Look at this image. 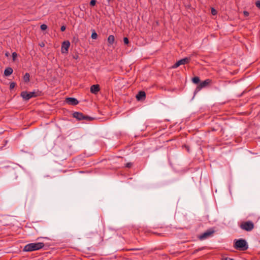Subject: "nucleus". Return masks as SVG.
I'll list each match as a JSON object with an SVG mask.
<instances>
[{
  "label": "nucleus",
  "instance_id": "27",
  "mask_svg": "<svg viewBox=\"0 0 260 260\" xmlns=\"http://www.w3.org/2000/svg\"><path fill=\"white\" fill-rule=\"evenodd\" d=\"M132 166V164L131 162H128L125 165V167L127 168H130Z\"/></svg>",
  "mask_w": 260,
  "mask_h": 260
},
{
  "label": "nucleus",
  "instance_id": "28",
  "mask_svg": "<svg viewBox=\"0 0 260 260\" xmlns=\"http://www.w3.org/2000/svg\"><path fill=\"white\" fill-rule=\"evenodd\" d=\"M66 26L63 25V26H62L61 27L60 30H61V31H64L66 30Z\"/></svg>",
  "mask_w": 260,
  "mask_h": 260
},
{
  "label": "nucleus",
  "instance_id": "32",
  "mask_svg": "<svg viewBox=\"0 0 260 260\" xmlns=\"http://www.w3.org/2000/svg\"><path fill=\"white\" fill-rule=\"evenodd\" d=\"M41 46H44V44H41Z\"/></svg>",
  "mask_w": 260,
  "mask_h": 260
},
{
  "label": "nucleus",
  "instance_id": "14",
  "mask_svg": "<svg viewBox=\"0 0 260 260\" xmlns=\"http://www.w3.org/2000/svg\"><path fill=\"white\" fill-rule=\"evenodd\" d=\"M13 73V69L11 68H7L4 71V75L6 76H9L11 75Z\"/></svg>",
  "mask_w": 260,
  "mask_h": 260
},
{
  "label": "nucleus",
  "instance_id": "17",
  "mask_svg": "<svg viewBox=\"0 0 260 260\" xmlns=\"http://www.w3.org/2000/svg\"><path fill=\"white\" fill-rule=\"evenodd\" d=\"M192 82L195 84H198L200 82V79L198 77H194L192 79Z\"/></svg>",
  "mask_w": 260,
  "mask_h": 260
},
{
  "label": "nucleus",
  "instance_id": "3",
  "mask_svg": "<svg viewBox=\"0 0 260 260\" xmlns=\"http://www.w3.org/2000/svg\"><path fill=\"white\" fill-rule=\"evenodd\" d=\"M40 95V92L39 91H33L32 92H27L23 91L21 93V96L25 101H28L32 98H35Z\"/></svg>",
  "mask_w": 260,
  "mask_h": 260
},
{
  "label": "nucleus",
  "instance_id": "30",
  "mask_svg": "<svg viewBox=\"0 0 260 260\" xmlns=\"http://www.w3.org/2000/svg\"><path fill=\"white\" fill-rule=\"evenodd\" d=\"M6 56H8V53H6Z\"/></svg>",
  "mask_w": 260,
  "mask_h": 260
},
{
  "label": "nucleus",
  "instance_id": "5",
  "mask_svg": "<svg viewBox=\"0 0 260 260\" xmlns=\"http://www.w3.org/2000/svg\"><path fill=\"white\" fill-rule=\"evenodd\" d=\"M211 81L210 79H206L205 81L201 82L195 89L194 94L200 91L201 89L207 87L211 83Z\"/></svg>",
  "mask_w": 260,
  "mask_h": 260
},
{
  "label": "nucleus",
  "instance_id": "20",
  "mask_svg": "<svg viewBox=\"0 0 260 260\" xmlns=\"http://www.w3.org/2000/svg\"><path fill=\"white\" fill-rule=\"evenodd\" d=\"M96 2V1L95 0H91L90 2V5L91 6H95Z\"/></svg>",
  "mask_w": 260,
  "mask_h": 260
},
{
  "label": "nucleus",
  "instance_id": "1",
  "mask_svg": "<svg viewBox=\"0 0 260 260\" xmlns=\"http://www.w3.org/2000/svg\"><path fill=\"white\" fill-rule=\"evenodd\" d=\"M44 246V244L42 242L29 243L24 246L23 251L26 252L36 251L42 248Z\"/></svg>",
  "mask_w": 260,
  "mask_h": 260
},
{
  "label": "nucleus",
  "instance_id": "19",
  "mask_svg": "<svg viewBox=\"0 0 260 260\" xmlns=\"http://www.w3.org/2000/svg\"><path fill=\"white\" fill-rule=\"evenodd\" d=\"M40 27L42 30H45L47 28V26L46 24H43L41 25Z\"/></svg>",
  "mask_w": 260,
  "mask_h": 260
},
{
  "label": "nucleus",
  "instance_id": "34",
  "mask_svg": "<svg viewBox=\"0 0 260 260\" xmlns=\"http://www.w3.org/2000/svg\"><path fill=\"white\" fill-rule=\"evenodd\" d=\"M109 2L110 1V0H108Z\"/></svg>",
  "mask_w": 260,
  "mask_h": 260
},
{
  "label": "nucleus",
  "instance_id": "7",
  "mask_svg": "<svg viewBox=\"0 0 260 260\" xmlns=\"http://www.w3.org/2000/svg\"><path fill=\"white\" fill-rule=\"evenodd\" d=\"M190 58L189 57H185L182 58L178 61H177L173 66V68H177L180 65L185 64L189 62Z\"/></svg>",
  "mask_w": 260,
  "mask_h": 260
},
{
  "label": "nucleus",
  "instance_id": "6",
  "mask_svg": "<svg viewBox=\"0 0 260 260\" xmlns=\"http://www.w3.org/2000/svg\"><path fill=\"white\" fill-rule=\"evenodd\" d=\"M214 233V231L212 229H209L203 233L202 234L200 235L199 236V239L200 240H205L209 237L211 236L212 234Z\"/></svg>",
  "mask_w": 260,
  "mask_h": 260
},
{
  "label": "nucleus",
  "instance_id": "23",
  "mask_svg": "<svg viewBox=\"0 0 260 260\" xmlns=\"http://www.w3.org/2000/svg\"><path fill=\"white\" fill-rule=\"evenodd\" d=\"M17 57V53L16 52H13L12 53V57H13V60H15L16 58Z\"/></svg>",
  "mask_w": 260,
  "mask_h": 260
},
{
  "label": "nucleus",
  "instance_id": "4",
  "mask_svg": "<svg viewBox=\"0 0 260 260\" xmlns=\"http://www.w3.org/2000/svg\"><path fill=\"white\" fill-rule=\"evenodd\" d=\"M239 226L243 230L250 232L253 229L254 224L251 221H247L242 222Z\"/></svg>",
  "mask_w": 260,
  "mask_h": 260
},
{
  "label": "nucleus",
  "instance_id": "8",
  "mask_svg": "<svg viewBox=\"0 0 260 260\" xmlns=\"http://www.w3.org/2000/svg\"><path fill=\"white\" fill-rule=\"evenodd\" d=\"M73 117L76 118L78 120H88L90 118L87 116H84L82 113L78 112H75L73 114Z\"/></svg>",
  "mask_w": 260,
  "mask_h": 260
},
{
  "label": "nucleus",
  "instance_id": "9",
  "mask_svg": "<svg viewBox=\"0 0 260 260\" xmlns=\"http://www.w3.org/2000/svg\"><path fill=\"white\" fill-rule=\"evenodd\" d=\"M88 238L93 239L94 238L97 241L100 242L103 241V237L100 234H99L98 233L95 232H91L88 234Z\"/></svg>",
  "mask_w": 260,
  "mask_h": 260
},
{
  "label": "nucleus",
  "instance_id": "11",
  "mask_svg": "<svg viewBox=\"0 0 260 260\" xmlns=\"http://www.w3.org/2000/svg\"><path fill=\"white\" fill-rule=\"evenodd\" d=\"M66 102L70 105L75 106L78 104V101L74 98H67L66 99Z\"/></svg>",
  "mask_w": 260,
  "mask_h": 260
},
{
  "label": "nucleus",
  "instance_id": "13",
  "mask_svg": "<svg viewBox=\"0 0 260 260\" xmlns=\"http://www.w3.org/2000/svg\"><path fill=\"white\" fill-rule=\"evenodd\" d=\"M146 96V94L144 91H141L136 95V98L138 101L144 99Z\"/></svg>",
  "mask_w": 260,
  "mask_h": 260
},
{
  "label": "nucleus",
  "instance_id": "29",
  "mask_svg": "<svg viewBox=\"0 0 260 260\" xmlns=\"http://www.w3.org/2000/svg\"><path fill=\"white\" fill-rule=\"evenodd\" d=\"M203 249H204V248H203V247H202V248H199V249H196V250L194 251V252H197L199 251H200V250H203Z\"/></svg>",
  "mask_w": 260,
  "mask_h": 260
},
{
  "label": "nucleus",
  "instance_id": "12",
  "mask_svg": "<svg viewBox=\"0 0 260 260\" xmlns=\"http://www.w3.org/2000/svg\"><path fill=\"white\" fill-rule=\"evenodd\" d=\"M100 86L98 84L93 85L90 87V92L96 94L100 91Z\"/></svg>",
  "mask_w": 260,
  "mask_h": 260
},
{
  "label": "nucleus",
  "instance_id": "26",
  "mask_svg": "<svg viewBox=\"0 0 260 260\" xmlns=\"http://www.w3.org/2000/svg\"><path fill=\"white\" fill-rule=\"evenodd\" d=\"M243 15L245 17H247L249 15V13L247 11H244L243 12Z\"/></svg>",
  "mask_w": 260,
  "mask_h": 260
},
{
  "label": "nucleus",
  "instance_id": "18",
  "mask_svg": "<svg viewBox=\"0 0 260 260\" xmlns=\"http://www.w3.org/2000/svg\"><path fill=\"white\" fill-rule=\"evenodd\" d=\"M98 38V35L95 31L92 32L91 34V38L93 39H96Z\"/></svg>",
  "mask_w": 260,
  "mask_h": 260
},
{
  "label": "nucleus",
  "instance_id": "10",
  "mask_svg": "<svg viewBox=\"0 0 260 260\" xmlns=\"http://www.w3.org/2000/svg\"><path fill=\"white\" fill-rule=\"evenodd\" d=\"M70 46V43L69 41H64L61 45V53L63 54L68 53Z\"/></svg>",
  "mask_w": 260,
  "mask_h": 260
},
{
  "label": "nucleus",
  "instance_id": "22",
  "mask_svg": "<svg viewBox=\"0 0 260 260\" xmlns=\"http://www.w3.org/2000/svg\"><path fill=\"white\" fill-rule=\"evenodd\" d=\"M211 13L213 15H215L217 14V11L214 8L211 9Z\"/></svg>",
  "mask_w": 260,
  "mask_h": 260
},
{
  "label": "nucleus",
  "instance_id": "31",
  "mask_svg": "<svg viewBox=\"0 0 260 260\" xmlns=\"http://www.w3.org/2000/svg\"><path fill=\"white\" fill-rule=\"evenodd\" d=\"M41 46H44V44H41Z\"/></svg>",
  "mask_w": 260,
  "mask_h": 260
},
{
  "label": "nucleus",
  "instance_id": "25",
  "mask_svg": "<svg viewBox=\"0 0 260 260\" xmlns=\"http://www.w3.org/2000/svg\"><path fill=\"white\" fill-rule=\"evenodd\" d=\"M15 86V83L14 82L11 83L10 85V89H13Z\"/></svg>",
  "mask_w": 260,
  "mask_h": 260
},
{
  "label": "nucleus",
  "instance_id": "21",
  "mask_svg": "<svg viewBox=\"0 0 260 260\" xmlns=\"http://www.w3.org/2000/svg\"><path fill=\"white\" fill-rule=\"evenodd\" d=\"M123 42L125 44H128L129 43V41L127 38L124 37L123 38Z\"/></svg>",
  "mask_w": 260,
  "mask_h": 260
},
{
  "label": "nucleus",
  "instance_id": "16",
  "mask_svg": "<svg viewBox=\"0 0 260 260\" xmlns=\"http://www.w3.org/2000/svg\"><path fill=\"white\" fill-rule=\"evenodd\" d=\"M30 75L29 73H26L23 76V80L25 82H28L29 81Z\"/></svg>",
  "mask_w": 260,
  "mask_h": 260
},
{
  "label": "nucleus",
  "instance_id": "33",
  "mask_svg": "<svg viewBox=\"0 0 260 260\" xmlns=\"http://www.w3.org/2000/svg\"><path fill=\"white\" fill-rule=\"evenodd\" d=\"M141 249V248L136 249V250H140Z\"/></svg>",
  "mask_w": 260,
  "mask_h": 260
},
{
  "label": "nucleus",
  "instance_id": "15",
  "mask_svg": "<svg viewBox=\"0 0 260 260\" xmlns=\"http://www.w3.org/2000/svg\"><path fill=\"white\" fill-rule=\"evenodd\" d=\"M114 40L115 37L113 35H110L108 38V42L111 45L113 44Z\"/></svg>",
  "mask_w": 260,
  "mask_h": 260
},
{
  "label": "nucleus",
  "instance_id": "2",
  "mask_svg": "<svg viewBox=\"0 0 260 260\" xmlns=\"http://www.w3.org/2000/svg\"><path fill=\"white\" fill-rule=\"evenodd\" d=\"M234 247L235 249L244 251L248 248V245L246 241L243 239H239L234 241Z\"/></svg>",
  "mask_w": 260,
  "mask_h": 260
},
{
  "label": "nucleus",
  "instance_id": "24",
  "mask_svg": "<svg viewBox=\"0 0 260 260\" xmlns=\"http://www.w3.org/2000/svg\"><path fill=\"white\" fill-rule=\"evenodd\" d=\"M255 6L256 7H257L259 9H260V1H257L255 2Z\"/></svg>",
  "mask_w": 260,
  "mask_h": 260
}]
</instances>
